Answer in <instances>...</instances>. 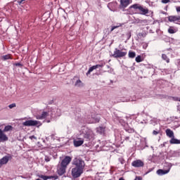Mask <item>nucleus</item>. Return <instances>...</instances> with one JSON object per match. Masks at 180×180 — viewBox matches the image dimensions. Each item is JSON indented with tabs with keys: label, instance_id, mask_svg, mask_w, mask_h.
Masks as SVG:
<instances>
[{
	"label": "nucleus",
	"instance_id": "obj_1",
	"mask_svg": "<svg viewBox=\"0 0 180 180\" xmlns=\"http://www.w3.org/2000/svg\"><path fill=\"white\" fill-rule=\"evenodd\" d=\"M72 165H75V167L72 169V176L73 178H79L82 172H84V168H85V162L79 158H75L72 161Z\"/></svg>",
	"mask_w": 180,
	"mask_h": 180
},
{
	"label": "nucleus",
	"instance_id": "obj_2",
	"mask_svg": "<svg viewBox=\"0 0 180 180\" xmlns=\"http://www.w3.org/2000/svg\"><path fill=\"white\" fill-rule=\"evenodd\" d=\"M54 112H56V110H51L48 112L44 111L41 115L37 114L35 117L38 120H43V119H50V117H53Z\"/></svg>",
	"mask_w": 180,
	"mask_h": 180
},
{
	"label": "nucleus",
	"instance_id": "obj_3",
	"mask_svg": "<svg viewBox=\"0 0 180 180\" xmlns=\"http://www.w3.org/2000/svg\"><path fill=\"white\" fill-rule=\"evenodd\" d=\"M111 56L112 57H114V58H122V57H126V56H127V51H126V49L123 51L115 49L113 54Z\"/></svg>",
	"mask_w": 180,
	"mask_h": 180
},
{
	"label": "nucleus",
	"instance_id": "obj_4",
	"mask_svg": "<svg viewBox=\"0 0 180 180\" xmlns=\"http://www.w3.org/2000/svg\"><path fill=\"white\" fill-rule=\"evenodd\" d=\"M80 133L84 134V139H91L93 134L92 130L88 129L86 127H82L80 129Z\"/></svg>",
	"mask_w": 180,
	"mask_h": 180
},
{
	"label": "nucleus",
	"instance_id": "obj_5",
	"mask_svg": "<svg viewBox=\"0 0 180 180\" xmlns=\"http://www.w3.org/2000/svg\"><path fill=\"white\" fill-rule=\"evenodd\" d=\"M22 124L27 127H30L32 126H37V127H40V126H41V122L37 120H30L22 122Z\"/></svg>",
	"mask_w": 180,
	"mask_h": 180
},
{
	"label": "nucleus",
	"instance_id": "obj_6",
	"mask_svg": "<svg viewBox=\"0 0 180 180\" xmlns=\"http://www.w3.org/2000/svg\"><path fill=\"white\" fill-rule=\"evenodd\" d=\"M134 9H138L141 15H147L148 13V8L143 7L140 4H134L131 6Z\"/></svg>",
	"mask_w": 180,
	"mask_h": 180
},
{
	"label": "nucleus",
	"instance_id": "obj_7",
	"mask_svg": "<svg viewBox=\"0 0 180 180\" xmlns=\"http://www.w3.org/2000/svg\"><path fill=\"white\" fill-rule=\"evenodd\" d=\"M99 115H94L91 116H89L87 118V123L92 124V123H99Z\"/></svg>",
	"mask_w": 180,
	"mask_h": 180
},
{
	"label": "nucleus",
	"instance_id": "obj_8",
	"mask_svg": "<svg viewBox=\"0 0 180 180\" xmlns=\"http://www.w3.org/2000/svg\"><path fill=\"white\" fill-rule=\"evenodd\" d=\"M72 160V158L70 156H66L60 162V165L67 168L70 165V162Z\"/></svg>",
	"mask_w": 180,
	"mask_h": 180
},
{
	"label": "nucleus",
	"instance_id": "obj_9",
	"mask_svg": "<svg viewBox=\"0 0 180 180\" xmlns=\"http://www.w3.org/2000/svg\"><path fill=\"white\" fill-rule=\"evenodd\" d=\"M169 22H173V23H179L180 15H170L167 17Z\"/></svg>",
	"mask_w": 180,
	"mask_h": 180
},
{
	"label": "nucleus",
	"instance_id": "obj_10",
	"mask_svg": "<svg viewBox=\"0 0 180 180\" xmlns=\"http://www.w3.org/2000/svg\"><path fill=\"white\" fill-rule=\"evenodd\" d=\"M73 144L75 147H81L84 144V139L77 138L73 140Z\"/></svg>",
	"mask_w": 180,
	"mask_h": 180
},
{
	"label": "nucleus",
	"instance_id": "obj_11",
	"mask_svg": "<svg viewBox=\"0 0 180 180\" xmlns=\"http://www.w3.org/2000/svg\"><path fill=\"white\" fill-rule=\"evenodd\" d=\"M66 171L67 167L62 166V165H60L57 170L58 175H60V176H61V175H64V174H65Z\"/></svg>",
	"mask_w": 180,
	"mask_h": 180
},
{
	"label": "nucleus",
	"instance_id": "obj_12",
	"mask_svg": "<svg viewBox=\"0 0 180 180\" xmlns=\"http://www.w3.org/2000/svg\"><path fill=\"white\" fill-rule=\"evenodd\" d=\"M8 136L5 134V131L0 129V141H8Z\"/></svg>",
	"mask_w": 180,
	"mask_h": 180
},
{
	"label": "nucleus",
	"instance_id": "obj_13",
	"mask_svg": "<svg viewBox=\"0 0 180 180\" xmlns=\"http://www.w3.org/2000/svg\"><path fill=\"white\" fill-rule=\"evenodd\" d=\"M103 65H105V63H101L100 65H96L91 67L86 72V75H89V74H91L92 71H94V70H96L97 68H99V67H103Z\"/></svg>",
	"mask_w": 180,
	"mask_h": 180
},
{
	"label": "nucleus",
	"instance_id": "obj_14",
	"mask_svg": "<svg viewBox=\"0 0 180 180\" xmlns=\"http://www.w3.org/2000/svg\"><path fill=\"white\" fill-rule=\"evenodd\" d=\"M131 0H120V6L121 8H127L130 5Z\"/></svg>",
	"mask_w": 180,
	"mask_h": 180
},
{
	"label": "nucleus",
	"instance_id": "obj_15",
	"mask_svg": "<svg viewBox=\"0 0 180 180\" xmlns=\"http://www.w3.org/2000/svg\"><path fill=\"white\" fill-rule=\"evenodd\" d=\"M143 165H144V163L143 162V161L140 160H134L132 162V166L135 167H143Z\"/></svg>",
	"mask_w": 180,
	"mask_h": 180
},
{
	"label": "nucleus",
	"instance_id": "obj_16",
	"mask_svg": "<svg viewBox=\"0 0 180 180\" xmlns=\"http://www.w3.org/2000/svg\"><path fill=\"white\" fill-rule=\"evenodd\" d=\"M168 172H169V169H168L167 170L160 169L156 172V174H158V175L162 176V175H165V174H168Z\"/></svg>",
	"mask_w": 180,
	"mask_h": 180
},
{
	"label": "nucleus",
	"instance_id": "obj_17",
	"mask_svg": "<svg viewBox=\"0 0 180 180\" xmlns=\"http://www.w3.org/2000/svg\"><path fill=\"white\" fill-rule=\"evenodd\" d=\"M8 161H9V157L5 156L3 158L0 160V164L2 167L3 165H5V164H8Z\"/></svg>",
	"mask_w": 180,
	"mask_h": 180
},
{
	"label": "nucleus",
	"instance_id": "obj_18",
	"mask_svg": "<svg viewBox=\"0 0 180 180\" xmlns=\"http://www.w3.org/2000/svg\"><path fill=\"white\" fill-rule=\"evenodd\" d=\"M166 132V136H167V137H169V139H172L173 137H175V136L174 135V131L169 129H166L165 131Z\"/></svg>",
	"mask_w": 180,
	"mask_h": 180
},
{
	"label": "nucleus",
	"instance_id": "obj_19",
	"mask_svg": "<svg viewBox=\"0 0 180 180\" xmlns=\"http://www.w3.org/2000/svg\"><path fill=\"white\" fill-rule=\"evenodd\" d=\"M167 32L170 34H174V33H176V32H178V28L174 27H169Z\"/></svg>",
	"mask_w": 180,
	"mask_h": 180
},
{
	"label": "nucleus",
	"instance_id": "obj_20",
	"mask_svg": "<svg viewBox=\"0 0 180 180\" xmlns=\"http://www.w3.org/2000/svg\"><path fill=\"white\" fill-rule=\"evenodd\" d=\"M170 144H180V141L179 139H175V136L172 138L169 141Z\"/></svg>",
	"mask_w": 180,
	"mask_h": 180
},
{
	"label": "nucleus",
	"instance_id": "obj_21",
	"mask_svg": "<svg viewBox=\"0 0 180 180\" xmlns=\"http://www.w3.org/2000/svg\"><path fill=\"white\" fill-rule=\"evenodd\" d=\"M75 86L78 88H81V86H84V83L80 79H77L75 84Z\"/></svg>",
	"mask_w": 180,
	"mask_h": 180
},
{
	"label": "nucleus",
	"instance_id": "obj_22",
	"mask_svg": "<svg viewBox=\"0 0 180 180\" xmlns=\"http://www.w3.org/2000/svg\"><path fill=\"white\" fill-rule=\"evenodd\" d=\"M38 177L41 178V179H44V180L51 179L53 178L50 176H45V175H43V174H39Z\"/></svg>",
	"mask_w": 180,
	"mask_h": 180
},
{
	"label": "nucleus",
	"instance_id": "obj_23",
	"mask_svg": "<svg viewBox=\"0 0 180 180\" xmlns=\"http://www.w3.org/2000/svg\"><path fill=\"white\" fill-rule=\"evenodd\" d=\"M1 60H3V61H6V60H11V55L8 54V55H4V56H2L1 57Z\"/></svg>",
	"mask_w": 180,
	"mask_h": 180
},
{
	"label": "nucleus",
	"instance_id": "obj_24",
	"mask_svg": "<svg viewBox=\"0 0 180 180\" xmlns=\"http://www.w3.org/2000/svg\"><path fill=\"white\" fill-rule=\"evenodd\" d=\"M128 56L129 57V58H134V57H136V52H133L131 51H129Z\"/></svg>",
	"mask_w": 180,
	"mask_h": 180
},
{
	"label": "nucleus",
	"instance_id": "obj_25",
	"mask_svg": "<svg viewBox=\"0 0 180 180\" xmlns=\"http://www.w3.org/2000/svg\"><path fill=\"white\" fill-rule=\"evenodd\" d=\"M12 129H13L12 126H11V125H7V126H6V127H4L3 131H4V132H5V131H11V130H12Z\"/></svg>",
	"mask_w": 180,
	"mask_h": 180
},
{
	"label": "nucleus",
	"instance_id": "obj_26",
	"mask_svg": "<svg viewBox=\"0 0 180 180\" xmlns=\"http://www.w3.org/2000/svg\"><path fill=\"white\" fill-rule=\"evenodd\" d=\"M97 131H98V133H101V134L104 133V131H105V127H98V128H97Z\"/></svg>",
	"mask_w": 180,
	"mask_h": 180
},
{
	"label": "nucleus",
	"instance_id": "obj_27",
	"mask_svg": "<svg viewBox=\"0 0 180 180\" xmlns=\"http://www.w3.org/2000/svg\"><path fill=\"white\" fill-rule=\"evenodd\" d=\"M162 60L166 61V63H169V59L168 58V56H167V55L162 54Z\"/></svg>",
	"mask_w": 180,
	"mask_h": 180
},
{
	"label": "nucleus",
	"instance_id": "obj_28",
	"mask_svg": "<svg viewBox=\"0 0 180 180\" xmlns=\"http://www.w3.org/2000/svg\"><path fill=\"white\" fill-rule=\"evenodd\" d=\"M117 27H122V24H118L117 26H112L110 32H113L115 29H117Z\"/></svg>",
	"mask_w": 180,
	"mask_h": 180
},
{
	"label": "nucleus",
	"instance_id": "obj_29",
	"mask_svg": "<svg viewBox=\"0 0 180 180\" xmlns=\"http://www.w3.org/2000/svg\"><path fill=\"white\" fill-rule=\"evenodd\" d=\"M136 63H141V61H143V59H141V56H138L136 59H135Z\"/></svg>",
	"mask_w": 180,
	"mask_h": 180
},
{
	"label": "nucleus",
	"instance_id": "obj_30",
	"mask_svg": "<svg viewBox=\"0 0 180 180\" xmlns=\"http://www.w3.org/2000/svg\"><path fill=\"white\" fill-rule=\"evenodd\" d=\"M142 47L144 50H146L147 49V47H148V44L143 42L142 43Z\"/></svg>",
	"mask_w": 180,
	"mask_h": 180
},
{
	"label": "nucleus",
	"instance_id": "obj_31",
	"mask_svg": "<svg viewBox=\"0 0 180 180\" xmlns=\"http://www.w3.org/2000/svg\"><path fill=\"white\" fill-rule=\"evenodd\" d=\"M8 108H9L10 109H13V108H16V104H15V103L10 104V105H8Z\"/></svg>",
	"mask_w": 180,
	"mask_h": 180
},
{
	"label": "nucleus",
	"instance_id": "obj_32",
	"mask_svg": "<svg viewBox=\"0 0 180 180\" xmlns=\"http://www.w3.org/2000/svg\"><path fill=\"white\" fill-rule=\"evenodd\" d=\"M126 131H128V133H134V129H126Z\"/></svg>",
	"mask_w": 180,
	"mask_h": 180
},
{
	"label": "nucleus",
	"instance_id": "obj_33",
	"mask_svg": "<svg viewBox=\"0 0 180 180\" xmlns=\"http://www.w3.org/2000/svg\"><path fill=\"white\" fill-rule=\"evenodd\" d=\"M169 2H171L169 0H162V4H168Z\"/></svg>",
	"mask_w": 180,
	"mask_h": 180
},
{
	"label": "nucleus",
	"instance_id": "obj_34",
	"mask_svg": "<svg viewBox=\"0 0 180 180\" xmlns=\"http://www.w3.org/2000/svg\"><path fill=\"white\" fill-rule=\"evenodd\" d=\"M45 161H46V162H49L50 161V158L46 156V157H45Z\"/></svg>",
	"mask_w": 180,
	"mask_h": 180
},
{
	"label": "nucleus",
	"instance_id": "obj_35",
	"mask_svg": "<svg viewBox=\"0 0 180 180\" xmlns=\"http://www.w3.org/2000/svg\"><path fill=\"white\" fill-rule=\"evenodd\" d=\"M158 133H160V132H158V131H155V130H154V131H153V134H154V136H157V134H158Z\"/></svg>",
	"mask_w": 180,
	"mask_h": 180
},
{
	"label": "nucleus",
	"instance_id": "obj_36",
	"mask_svg": "<svg viewBox=\"0 0 180 180\" xmlns=\"http://www.w3.org/2000/svg\"><path fill=\"white\" fill-rule=\"evenodd\" d=\"M15 65H16L17 67H22V64H20V63H15Z\"/></svg>",
	"mask_w": 180,
	"mask_h": 180
},
{
	"label": "nucleus",
	"instance_id": "obj_37",
	"mask_svg": "<svg viewBox=\"0 0 180 180\" xmlns=\"http://www.w3.org/2000/svg\"><path fill=\"white\" fill-rule=\"evenodd\" d=\"M176 12H180V6H177L176 8Z\"/></svg>",
	"mask_w": 180,
	"mask_h": 180
},
{
	"label": "nucleus",
	"instance_id": "obj_38",
	"mask_svg": "<svg viewBox=\"0 0 180 180\" xmlns=\"http://www.w3.org/2000/svg\"><path fill=\"white\" fill-rule=\"evenodd\" d=\"M30 140H33V139H36V136H30Z\"/></svg>",
	"mask_w": 180,
	"mask_h": 180
},
{
	"label": "nucleus",
	"instance_id": "obj_39",
	"mask_svg": "<svg viewBox=\"0 0 180 180\" xmlns=\"http://www.w3.org/2000/svg\"><path fill=\"white\" fill-rule=\"evenodd\" d=\"M47 123H50V120H46Z\"/></svg>",
	"mask_w": 180,
	"mask_h": 180
},
{
	"label": "nucleus",
	"instance_id": "obj_40",
	"mask_svg": "<svg viewBox=\"0 0 180 180\" xmlns=\"http://www.w3.org/2000/svg\"><path fill=\"white\" fill-rule=\"evenodd\" d=\"M1 167H2V166H1V164H0V168H1Z\"/></svg>",
	"mask_w": 180,
	"mask_h": 180
},
{
	"label": "nucleus",
	"instance_id": "obj_41",
	"mask_svg": "<svg viewBox=\"0 0 180 180\" xmlns=\"http://www.w3.org/2000/svg\"><path fill=\"white\" fill-rule=\"evenodd\" d=\"M122 164H123V162H121Z\"/></svg>",
	"mask_w": 180,
	"mask_h": 180
}]
</instances>
